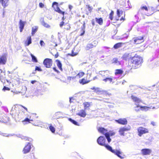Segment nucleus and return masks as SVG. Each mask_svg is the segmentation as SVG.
<instances>
[{"instance_id":"obj_1","label":"nucleus","mask_w":159,"mask_h":159,"mask_svg":"<svg viewBox=\"0 0 159 159\" xmlns=\"http://www.w3.org/2000/svg\"><path fill=\"white\" fill-rule=\"evenodd\" d=\"M10 114L14 116L16 120L18 121H20L25 118L24 120L22 121L23 124L24 125L30 123V121H33V120L31 119V117H25L26 115L25 112L21 109H20L18 106H13L11 111Z\"/></svg>"},{"instance_id":"obj_2","label":"nucleus","mask_w":159,"mask_h":159,"mask_svg":"<svg viewBox=\"0 0 159 159\" xmlns=\"http://www.w3.org/2000/svg\"><path fill=\"white\" fill-rule=\"evenodd\" d=\"M97 143L100 145L104 146L108 150L121 159L124 158L125 156L120 149H113L111 147L105 143L106 139L102 136H100L97 139Z\"/></svg>"},{"instance_id":"obj_3","label":"nucleus","mask_w":159,"mask_h":159,"mask_svg":"<svg viewBox=\"0 0 159 159\" xmlns=\"http://www.w3.org/2000/svg\"><path fill=\"white\" fill-rule=\"evenodd\" d=\"M143 62L142 57L135 54L134 56L129 58L128 66L131 69H138L141 66Z\"/></svg>"},{"instance_id":"obj_4","label":"nucleus","mask_w":159,"mask_h":159,"mask_svg":"<svg viewBox=\"0 0 159 159\" xmlns=\"http://www.w3.org/2000/svg\"><path fill=\"white\" fill-rule=\"evenodd\" d=\"M156 12V10L153 7H148L146 6L141 7L139 9L138 13L141 14H144L148 16H150Z\"/></svg>"},{"instance_id":"obj_5","label":"nucleus","mask_w":159,"mask_h":159,"mask_svg":"<svg viewBox=\"0 0 159 159\" xmlns=\"http://www.w3.org/2000/svg\"><path fill=\"white\" fill-rule=\"evenodd\" d=\"M145 37L144 35H142L133 37L132 38V40L133 41L134 44L138 45L143 43L145 41Z\"/></svg>"},{"instance_id":"obj_6","label":"nucleus","mask_w":159,"mask_h":159,"mask_svg":"<svg viewBox=\"0 0 159 159\" xmlns=\"http://www.w3.org/2000/svg\"><path fill=\"white\" fill-rule=\"evenodd\" d=\"M137 130L138 135L139 137H141L143 134L148 133L149 132L148 129L142 126L139 127Z\"/></svg>"},{"instance_id":"obj_7","label":"nucleus","mask_w":159,"mask_h":159,"mask_svg":"<svg viewBox=\"0 0 159 159\" xmlns=\"http://www.w3.org/2000/svg\"><path fill=\"white\" fill-rule=\"evenodd\" d=\"M123 11H122V10L120 11L119 9H117L116 11V14L118 16V18H115V20L116 21L120 20L121 21H122V22H123L124 21H125V13H124L123 16H122L121 18H120V19L119 18V17L121 16V15L123 14Z\"/></svg>"},{"instance_id":"obj_8","label":"nucleus","mask_w":159,"mask_h":159,"mask_svg":"<svg viewBox=\"0 0 159 159\" xmlns=\"http://www.w3.org/2000/svg\"><path fill=\"white\" fill-rule=\"evenodd\" d=\"M53 61L51 59L46 58L43 62L44 66L47 68H50L52 65Z\"/></svg>"},{"instance_id":"obj_9","label":"nucleus","mask_w":159,"mask_h":159,"mask_svg":"<svg viewBox=\"0 0 159 159\" xmlns=\"http://www.w3.org/2000/svg\"><path fill=\"white\" fill-rule=\"evenodd\" d=\"M52 7L56 11L64 16L65 12L62 11L60 9L58 6V4L57 2H53L52 3Z\"/></svg>"},{"instance_id":"obj_10","label":"nucleus","mask_w":159,"mask_h":159,"mask_svg":"<svg viewBox=\"0 0 159 159\" xmlns=\"http://www.w3.org/2000/svg\"><path fill=\"white\" fill-rule=\"evenodd\" d=\"M131 129V127L129 126L127 127H123L119 129V132L121 136H124L125 132L129 131Z\"/></svg>"},{"instance_id":"obj_11","label":"nucleus","mask_w":159,"mask_h":159,"mask_svg":"<svg viewBox=\"0 0 159 159\" xmlns=\"http://www.w3.org/2000/svg\"><path fill=\"white\" fill-rule=\"evenodd\" d=\"M97 43L98 42L96 41H94L91 43H88L86 47V50H88L94 47H95Z\"/></svg>"},{"instance_id":"obj_12","label":"nucleus","mask_w":159,"mask_h":159,"mask_svg":"<svg viewBox=\"0 0 159 159\" xmlns=\"http://www.w3.org/2000/svg\"><path fill=\"white\" fill-rule=\"evenodd\" d=\"M5 71L0 69V80L2 83L5 82Z\"/></svg>"},{"instance_id":"obj_13","label":"nucleus","mask_w":159,"mask_h":159,"mask_svg":"<svg viewBox=\"0 0 159 159\" xmlns=\"http://www.w3.org/2000/svg\"><path fill=\"white\" fill-rule=\"evenodd\" d=\"M152 152V150L149 148H143L141 150V153L143 155H150Z\"/></svg>"},{"instance_id":"obj_14","label":"nucleus","mask_w":159,"mask_h":159,"mask_svg":"<svg viewBox=\"0 0 159 159\" xmlns=\"http://www.w3.org/2000/svg\"><path fill=\"white\" fill-rule=\"evenodd\" d=\"M31 145L30 143H28L25 146L23 150V152L24 154L30 152L31 148Z\"/></svg>"},{"instance_id":"obj_15","label":"nucleus","mask_w":159,"mask_h":159,"mask_svg":"<svg viewBox=\"0 0 159 159\" xmlns=\"http://www.w3.org/2000/svg\"><path fill=\"white\" fill-rule=\"evenodd\" d=\"M92 81V79H89L88 80H87V79H85V78H83L82 79L79 80V82L80 84L84 85L89 83Z\"/></svg>"},{"instance_id":"obj_16","label":"nucleus","mask_w":159,"mask_h":159,"mask_svg":"<svg viewBox=\"0 0 159 159\" xmlns=\"http://www.w3.org/2000/svg\"><path fill=\"white\" fill-rule=\"evenodd\" d=\"M60 27H62L63 25H64V29L67 30H69L70 29V24L67 23L65 24L63 21L61 22L59 24Z\"/></svg>"},{"instance_id":"obj_17","label":"nucleus","mask_w":159,"mask_h":159,"mask_svg":"<svg viewBox=\"0 0 159 159\" xmlns=\"http://www.w3.org/2000/svg\"><path fill=\"white\" fill-rule=\"evenodd\" d=\"M115 121L119 124L122 125H126L127 124V121L125 118L119 119L116 120Z\"/></svg>"},{"instance_id":"obj_18","label":"nucleus","mask_w":159,"mask_h":159,"mask_svg":"<svg viewBox=\"0 0 159 159\" xmlns=\"http://www.w3.org/2000/svg\"><path fill=\"white\" fill-rule=\"evenodd\" d=\"M26 22L23 21L21 20H20L19 22L20 30V32H22L24 28Z\"/></svg>"},{"instance_id":"obj_19","label":"nucleus","mask_w":159,"mask_h":159,"mask_svg":"<svg viewBox=\"0 0 159 159\" xmlns=\"http://www.w3.org/2000/svg\"><path fill=\"white\" fill-rule=\"evenodd\" d=\"M98 130L99 133L105 135L106 134L109 133L107 132V129L103 127H99L98 129Z\"/></svg>"},{"instance_id":"obj_20","label":"nucleus","mask_w":159,"mask_h":159,"mask_svg":"<svg viewBox=\"0 0 159 159\" xmlns=\"http://www.w3.org/2000/svg\"><path fill=\"white\" fill-rule=\"evenodd\" d=\"M7 58L5 55L0 56V64L4 65L6 62Z\"/></svg>"},{"instance_id":"obj_21","label":"nucleus","mask_w":159,"mask_h":159,"mask_svg":"<svg viewBox=\"0 0 159 159\" xmlns=\"http://www.w3.org/2000/svg\"><path fill=\"white\" fill-rule=\"evenodd\" d=\"M77 115L80 117H84L86 116V113L84 110L82 109L80 110Z\"/></svg>"},{"instance_id":"obj_22","label":"nucleus","mask_w":159,"mask_h":159,"mask_svg":"<svg viewBox=\"0 0 159 159\" xmlns=\"http://www.w3.org/2000/svg\"><path fill=\"white\" fill-rule=\"evenodd\" d=\"M85 22H84L83 24V26L81 27L80 29V31L81 32L80 34V36H82L85 33Z\"/></svg>"},{"instance_id":"obj_23","label":"nucleus","mask_w":159,"mask_h":159,"mask_svg":"<svg viewBox=\"0 0 159 159\" xmlns=\"http://www.w3.org/2000/svg\"><path fill=\"white\" fill-rule=\"evenodd\" d=\"M125 43L119 42L115 44L113 46V48L115 49H117L121 47Z\"/></svg>"},{"instance_id":"obj_24","label":"nucleus","mask_w":159,"mask_h":159,"mask_svg":"<svg viewBox=\"0 0 159 159\" xmlns=\"http://www.w3.org/2000/svg\"><path fill=\"white\" fill-rule=\"evenodd\" d=\"M124 72L121 69H116L115 70V75H121Z\"/></svg>"},{"instance_id":"obj_25","label":"nucleus","mask_w":159,"mask_h":159,"mask_svg":"<svg viewBox=\"0 0 159 159\" xmlns=\"http://www.w3.org/2000/svg\"><path fill=\"white\" fill-rule=\"evenodd\" d=\"M31 36L28 37L27 39L25 42V46H28L31 43Z\"/></svg>"},{"instance_id":"obj_26","label":"nucleus","mask_w":159,"mask_h":159,"mask_svg":"<svg viewBox=\"0 0 159 159\" xmlns=\"http://www.w3.org/2000/svg\"><path fill=\"white\" fill-rule=\"evenodd\" d=\"M131 98L134 102L137 103H139L141 101V99L135 96L132 95L131 96Z\"/></svg>"},{"instance_id":"obj_27","label":"nucleus","mask_w":159,"mask_h":159,"mask_svg":"<svg viewBox=\"0 0 159 159\" xmlns=\"http://www.w3.org/2000/svg\"><path fill=\"white\" fill-rule=\"evenodd\" d=\"M95 20L96 22L100 25H102L103 23V20L102 18H95Z\"/></svg>"},{"instance_id":"obj_28","label":"nucleus","mask_w":159,"mask_h":159,"mask_svg":"<svg viewBox=\"0 0 159 159\" xmlns=\"http://www.w3.org/2000/svg\"><path fill=\"white\" fill-rule=\"evenodd\" d=\"M38 29V27L34 26L32 27L31 34L32 36L34 35L35 33L37 31Z\"/></svg>"},{"instance_id":"obj_29","label":"nucleus","mask_w":159,"mask_h":159,"mask_svg":"<svg viewBox=\"0 0 159 159\" xmlns=\"http://www.w3.org/2000/svg\"><path fill=\"white\" fill-rule=\"evenodd\" d=\"M57 62V66L59 68V69L61 71L62 70V65L60 61L59 60H56Z\"/></svg>"},{"instance_id":"obj_30","label":"nucleus","mask_w":159,"mask_h":159,"mask_svg":"<svg viewBox=\"0 0 159 159\" xmlns=\"http://www.w3.org/2000/svg\"><path fill=\"white\" fill-rule=\"evenodd\" d=\"M91 89L93 90L94 92L96 93H100L101 92L100 89L98 87H93L91 88Z\"/></svg>"},{"instance_id":"obj_31","label":"nucleus","mask_w":159,"mask_h":159,"mask_svg":"<svg viewBox=\"0 0 159 159\" xmlns=\"http://www.w3.org/2000/svg\"><path fill=\"white\" fill-rule=\"evenodd\" d=\"M8 0H2V5L4 8L8 5Z\"/></svg>"},{"instance_id":"obj_32","label":"nucleus","mask_w":159,"mask_h":159,"mask_svg":"<svg viewBox=\"0 0 159 159\" xmlns=\"http://www.w3.org/2000/svg\"><path fill=\"white\" fill-rule=\"evenodd\" d=\"M129 54L128 53H125L123 55L121 58L123 60L127 61L129 59Z\"/></svg>"},{"instance_id":"obj_33","label":"nucleus","mask_w":159,"mask_h":159,"mask_svg":"<svg viewBox=\"0 0 159 159\" xmlns=\"http://www.w3.org/2000/svg\"><path fill=\"white\" fill-rule=\"evenodd\" d=\"M85 75V73L83 71L80 72L76 75V77H78V78H80L83 76Z\"/></svg>"},{"instance_id":"obj_34","label":"nucleus","mask_w":159,"mask_h":159,"mask_svg":"<svg viewBox=\"0 0 159 159\" xmlns=\"http://www.w3.org/2000/svg\"><path fill=\"white\" fill-rule=\"evenodd\" d=\"M84 109L85 110L90 106L91 104L90 102H85L83 103Z\"/></svg>"},{"instance_id":"obj_35","label":"nucleus","mask_w":159,"mask_h":159,"mask_svg":"<svg viewBox=\"0 0 159 159\" xmlns=\"http://www.w3.org/2000/svg\"><path fill=\"white\" fill-rule=\"evenodd\" d=\"M76 76H69L67 77V80L69 81H72L73 82L76 81Z\"/></svg>"},{"instance_id":"obj_36","label":"nucleus","mask_w":159,"mask_h":159,"mask_svg":"<svg viewBox=\"0 0 159 159\" xmlns=\"http://www.w3.org/2000/svg\"><path fill=\"white\" fill-rule=\"evenodd\" d=\"M30 55L32 58V61L34 62H37L38 61L36 57L31 53H30Z\"/></svg>"},{"instance_id":"obj_37","label":"nucleus","mask_w":159,"mask_h":159,"mask_svg":"<svg viewBox=\"0 0 159 159\" xmlns=\"http://www.w3.org/2000/svg\"><path fill=\"white\" fill-rule=\"evenodd\" d=\"M21 139H22L25 140H28V141L31 142L32 140V139L31 138H28L26 137L21 136Z\"/></svg>"},{"instance_id":"obj_38","label":"nucleus","mask_w":159,"mask_h":159,"mask_svg":"<svg viewBox=\"0 0 159 159\" xmlns=\"http://www.w3.org/2000/svg\"><path fill=\"white\" fill-rule=\"evenodd\" d=\"M112 80L113 79L111 77H107L103 80L105 82H107L109 81L110 83L112 82Z\"/></svg>"},{"instance_id":"obj_39","label":"nucleus","mask_w":159,"mask_h":159,"mask_svg":"<svg viewBox=\"0 0 159 159\" xmlns=\"http://www.w3.org/2000/svg\"><path fill=\"white\" fill-rule=\"evenodd\" d=\"M69 120H70L71 123H72L73 124H74L76 125H79V124L78 122L75 121V120L72 119L71 118H69Z\"/></svg>"},{"instance_id":"obj_40","label":"nucleus","mask_w":159,"mask_h":159,"mask_svg":"<svg viewBox=\"0 0 159 159\" xmlns=\"http://www.w3.org/2000/svg\"><path fill=\"white\" fill-rule=\"evenodd\" d=\"M42 24L44 27L46 28H49L50 27V25L46 23L43 20L42 22Z\"/></svg>"},{"instance_id":"obj_41","label":"nucleus","mask_w":159,"mask_h":159,"mask_svg":"<svg viewBox=\"0 0 159 159\" xmlns=\"http://www.w3.org/2000/svg\"><path fill=\"white\" fill-rule=\"evenodd\" d=\"M114 15V12L111 11L109 15V18L111 20H112L113 19V16Z\"/></svg>"},{"instance_id":"obj_42","label":"nucleus","mask_w":159,"mask_h":159,"mask_svg":"<svg viewBox=\"0 0 159 159\" xmlns=\"http://www.w3.org/2000/svg\"><path fill=\"white\" fill-rule=\"evenodd\" d=\"M49 128L50 130L52 133H54L55 131V128L52 126V125H50L49 126Z\"/></svg>"},{"instance_id":"obj_43","label":"nucleus","mask_w":159,"mask_h":159,"mask_svg":"<svg viewBox=\"0 0 159 159\" xmlns=\"http://www.w3.org/2000/svg\"><path fill=\"white\" fill-rule=\"evenodd\" d=\"M107 141L109 143L111 141V139L110 138V136L109 134V133L108 134H106L105 135Z\"/></svg>"},{"instance_id":"obj_44","label":"nucleus","mask_w":159,"mask_h":159,"mask_svg":"<svg viewBox=\"0 0 159 159\" xmlns=\"http://www.w3.org/2000/svg\"><path fill=\"white\" fill-rule=\"evenodd\" d=\"M107 141L109 143L111 141V139L110 138V136L109 134V133L108 134H106L105 135Z\"/></svg>"},{"instance_id":"obj_45","label":"nucleus","mask_w":159,"mask_h":159,"mask_svg":"<svg viewBox=\"0 0 159 159\" xmlns=\"http://www.w3.org/2000/svg\"><path fill=\"white\" fill-rule=\"evenodd\" d=\"M77 54V53L76 52H74V51L72 50L71 52V53H68V55L69 56H71V57H74L76 56Z\"/></svg>"},{"instance_id":"obj_46","label":"nucleus","mask_w":159,"mask_h":159,"mask_svg":"<svg viewBox=\"0 0 159 159\" xmlns=\"http://www.w3.org/2000/svg\"><path fill=\"white\" fill-rule=\"evenodd\" d=\"M1 134L4 136H5V137L11 136H13L14 135V134H4V133H2V132H1Z\"/></svg>"},{"instance_id":"obj_47","label":"nucleus","mask_w":159,"mask_h":159,"mask_svg":"<svg viewBox=\"0 0 159 159\" xmlns=\"http://www.w3.org/2000/svg\"><path fill=\"white\" fill-rule=\"evenodd\" d=\"M91 75H92V74H90L89 75V79H92V80H95L96 79H98V77H97V76H95L94 77H93V79H91L90 78L91 77Z\"/></svg>"},{"instance_id":"obj_48","label":"nucleus","mask_w":159,"mask_h":159,"mask_svg":"<svg viewBox=\"0 0 159 159\" xmlns=\"http://www.w3.org/2000/svg\"><path fill=\"white\" fill-rule=\"evenodd\" d=\"M40 8H44V10H47L46 6L42 3L40 2Z\"/></svg>"},{"instance_id":"obj_49","label":"nucleus","mask_w":159,"mask_h":159,"mask_svg":"<svg viewBox=\"0 0 159 159\" xmlns=\"http://www.w3.org/2000/svg\"><path fill=\"white\" fill-rule=\"evenodd\" d=\"M113 63H119L120 62L118 61V59L117 58H115L113 59Z\"/></svg>"},{"instance_id":"obj_50","label":"nucleus","mask_w":159,"mask_h":159,"mask_svg":"<svg viewBox=\"0 0 159 159\" xmlns=\"http://www.w3.org/2000/svg\"><path fill=\"white\" fill-rule=\"evenodd\" d=\"M45 45V43L43 41L40 40V45H41L42 47H44Z\"/></svg>"},{"instance_id":"obj_51","label":"nucleus","mask_w":159,"mask_h":159,"mask_svg":"<svg viewBox=\"0 0 159 159\" xmlns=\"http://www.w3.org/2000/svg\"><path fill=\"white\" fill-rule=\"evenodd\" d=\"M10 90V88L6 86H4L2 89V90L4 91H5L6 90Z\"/></svg>"},{"instance_id":"obj_52","label":"nucleus","mask_w":159,"mask_h":159,"mask_svg":"<svg viewBox=\"0 0 159 159\" xmlns=\"http://www.w3.org/2000/svg\"><path fill=\"white\" fill-rule=\"evenodd\" d=\"M88 9L89 11L90 12L91 11L92 9V8L91 7H90L89 5L88 6Z\"/></svg>"},{"instance_id":"obj_53","label":"nucleus","mask_w":159,"mask_h":159,"mask_svg":"<svg viewBox=\"0 0 159 159\" xmlns=\"http://www.w3.org/2000/svg\"><path fill=\"white\" fill-rule=\"evenodd\" d=\"M115 134V133L114 132H113L112 133H109V134L110 136H112L114 135Z\"/></svg>"},{"instance_id":"obj_54","label":"nucleus","mask_w":159,"mask_h":159,"mask_svg":"<svg viewBox=\"0 0 159 159\" xmlns=\"http://www.w3.org/2000/svg\"><path fill=\"white\" fill-rule=\"evenodd\" d=\"M140 47H143V49H144L145 48H146V45L145 44H143L142 45H141Z\"/></svg>"},{"instance_id":"obj_55","label":"nucleus","mask_w":159,"mask_h":159,"mask_svg":"<svg viewBox=\"0 0 159 159\" xmlns=\"http://www.w3.org/2000/svg\"><path fill=\"white\" fill-rule=\"evenodd\" d=\"M36 70L40 71V67L37 66H36L34 71H35Z\"/></svg>"},{"instance_id":"obj_56","label":"nucleus","mask_w":159,"mask_h":159,"mask_svg":"<svg viewBox=\"0 0 159 159\" xmlns=\"http://www.w3.org/2000/svg\"><path fill=\"white\" fill-rule=\"evenodd\" d=\"M20 106H21V107H22L26 111H27V112H28V109H27V108H26V107H25L24 106H23L22 105H20Z\"/></svg>"},{"instance_id":"obj_57","label":"nucleus","mask_w":159,"mask_h":159,"mask_svg":"<svg viewBox=\"0 0 159 159\" xmlns=\"http://www.w3.org/2000/svg\"><path fill=\"white\" fill-rule=\"evenodd\" d=\"M92 24L93 26H94L95 25V23L94 20L93 19L91 21Z\"/></svg>"},{"instance_id":"obj_58","label":"nucleus","mask_w":159,"mask_h":159,"mask_svg":"<svg viewBox=\"0 0 159 159\" xmlns=\"http://www.w3.org/2000/svg\"><path fill=\"white\" fill-rule=\"evenodd\" d=\"M106 72V71H100L99 72V74L100 75H102V73H105Z\"/></svg>"},{"instance_id":"obj_59","label":"nucleus","mask_w":159,"mask_h":159,"mask_svg":"<svg viewBox=\"0 0 159 159\" xmlns=\"http://www.w3.org/2000/svg\"><path fill=\"white\" fill-rule=\"evenodd\" d=\"M52 69L55 72L57 73L59 72V71L56 69V67H53Z\"/></svg>"},{"instance_id":"obj_60","label":"nucleus","mask_w":159,"mask_h":159,"mask_svg":"<svg viewBox=\"0 0 159 159\" xmlns=\"http://www.w3.org/2000/svg\"><path fill=\"white\" fill-rule=\"evenodd\" d=\"M59 56L58 53L57 52L54 55L55 57V58H57Z\"/></svg>"},{"instance_id":"obj_61","label":"nucleus","mask_w":159,"mask_h":159,"mask_svg":"<svg viewBox=\"0 0 159 159\" xmlns=\"http://www.w3.org/2000/svg\"><path fill=\"white\" fill-rule=\"evenodd\" d=\"M151 124L153 126L156 125V123L154 121L151 122Z\"/></svg>"},{"instance_id":"obj_62","label":"nucleus","mask_w":159,"mask_h":159,"mask_svg":"<svg viewBox=\"0 0 159 159\" xmlns=\"http://www.w3.org/2000/svg\"><path fill=\"white\" fill-rule=\"evenodd\" d=\"M36 82V80H32L31 81V83L32 84H34Z\"/></svg>"},{"instance_id":"obj_63","label":"nucleus","mask_w":159,"mask_h":159,"mask_svg":"<svg viewBox=\"0 0 159 159\" xmlns=\"http://www.w3.org/2000/svg\"><path fill=\"white\" fill-rule=\"evenodd\" d=\"M71 99H73L72 97H71L70 98V103L72 102Z\"/></svg>"},{"instance_id":"obj_64","label":"nucleus","mask_w":159,"mask_h":159,"mask_svg":"<svg viewBox=\"0 0 159 159\" xmlns=\"http://www.w3.org/2000/svg\"><path fill=\"white\" fill-rule=\"evenodd\" d=\"M72 8V6H70V5L69 6V8L70 9H71V8Z\"/></svg>"}]
</instances>
